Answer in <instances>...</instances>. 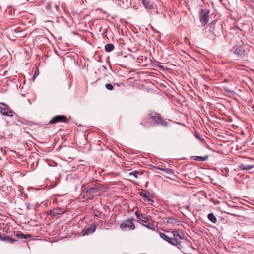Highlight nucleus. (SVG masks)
I'll use <instances>...</instances> for the list:
<instances>
[{
    "instance_id": "nucleus-1",
    "label": "nucleus",
    "mask_w": 254,
    "mask_h": 254,
    "mask_svg": "<svg viewBox=\"0 0 254 254\" xmlns=\"http://www.w3.org/2000/svg\"><path fill=\"white\" fill-rule=\"evenodd\" d=\"M149 116L154 123L158 126L166 127L168 125V122L166 119H163L161 115L155 112H150Z\"/></svg>"
},
{
    "instance_id": "nucleus-28",
    "label": "nucleus",
    "mask_w": 254,
    "mask_h": 254,
    "mask_svg": "<svg viewBox=\"0 0 254 254\" xmlns=\"http://www.w3.org/2000/svg\"><path fill=\"white\" fill-rule=\"evenodd\" d=\"M102 212L100 211H99V210H95L94 212V216H96V217H99L101 213Z\"/></svg>"
},
{
    "instance_id": "nucleus-11",
    "label": "nucleus",
    "mask_w": 254,
    "mask_h": 254,
    "mask_svg": "<svg viewBox=\"0 0 254 254\" xmlns=\"http://www.w3.org/2000/svg\"><path fill=\"white\" fill-rule=\"evenodd\" d=\"M135 215L137 217V218H138L140 221L144 222H147L149 217L146 216L144 214H142L140 213L138 211H136L135 212Z\"/></svg>"
},
{
    "instance_id": "nucleus-13",
    "label": "nucleus",
    "mask_w": 254,
    "mask_h": 254,
    "mask_svg": "<svg viewBox=\"0 0 254 254\" xmlns=\"http://www.w3.org/2000/svg\"><path fill=\"white\" fill-rule=\"evenodd\" d=\"M239 168L241 170L247 171L254 168V165H247L242 163L239 166Z\"/></svg>"
},
{
    "instance_id": "nucleus-25",
    "label": "nucleus",
    "mask_w": 254,
    "mask_h": 254,
    "mask_svg": "<svg viewBox=\"0 0 254 254\" xmlns=\"http://www.w3.org/2000/svg\"><path fill=\"white\" fill-rule=\"evenodd\" d=\"M159 235H160V237L162 239H163V240H164L168 242L169 239L170 238V237L168 236L165 233H161V232L159 233Z\"/></svg>"
},
{
    "instance_id": "nucleus-29",
    "label": "nucleus",
    "mask_w": 254,
    "mask_h": 254,
    "mask_svg": "<svg viewBox=\"0 0 254 254\" xmlns=\"http://www.w3.org/2000/svg\"><path fill=\"white\" fill-rule=\"evenodd\" d=\"M145 201L149 202L150 204H152V203L154 202L153 200L151 199L149 196L148 197V198L145 199Z\"/></svg>"
},
{
    "instance_id": "nucleus-34",
    "label": "nucleus",
    "mask_w": 254,
    "mask_h": 254,
    "mask_svg": "<svg viewBox=\"0 0 254 254\" xmlns=\"http://www.w3.org/2000/svg\"><path fill=\"white\" fill-rule=\"evenodd\" d=\"M159 169L160 170H164V171H166V172H167V173L169 172V171H170V170H170V169H162V168H159Z\"/></svg>"
},
{
    "instance_id": "nucleus-17",
    "label": "nucleus",
    "mask_w": 254,
    "mask_h": 254,
    "mask_svg": "<svg viewBox=\"0 0 254 254\" xmlns=\"http://www.w3.org/2000/svg\"><path fill=\"white\" fill-rule=\"evenodd\" d=\"M207 218L213 224H215L217 222V218L213 213L208 214Z\"/></svg>"
},
{
    "instance_id": "nucleus-14",
    "label": "nucleus",
    "mask_w": 254,
    "mask_h": 254,
    "mask_svg": "<svg viewBox=\"0 0 254 254\" xmlns=\"http://www.w3.org/2000/svg\"><path fill=\"white\" fill-rule=\"evenodd\" d=\"M142 4L144 6L148 9H154V5L153 4L148 0H142Z\"/></svg>"
},
{
    "instance_id": "nucleus-8",
    "label": "nucleus",
    "mask_w": 254,
    "mask_h": 254,
    "mask_svg": "<svg viewBox=\"0 0 254 254\" xmlns=\"http://www.w3.org/2000/svg\"><path fill=\"white\" fill-rule=\"evenodd\" d=\"M0 112L4 116H13V111L8 108H4L0 106Z\"/></svg>"
},
{
    "instance_id": "nucleus-32",
    "label": "nucleus",
    "mask_w": 254,
    "mask_h": 254,
    "mask_svg": "<svg viewBox=\"0 0 254 254\" xmlns=\"http://www.w3.org/2000/svg\"><path fill=\"white\" fill-rule=\"evenodd\" d=\"M88 197L87 198L88 200H93L94 198V196L93 195H88Z\"/></svg>"
},
{
    "instance_id": "nucleus-24",
    "label": "nucleus",
    "mask_w": 254,
    "mask_h": 254,
    "mask_svg": "<svg viewBox=\"0 0 254 254\" xmlns=\"http://www.w3.org/2000/svg\"><path fill=\"white\" fill-rule=\"evenodd\" d=\"M140 174V175L142 174V173L140 172H138L136 170L132 171L131 172L129 173V176H133L135 178H138L137 174Z\"/></svg>"
},
{
    "instance_id": "nucleus-26",
    "label": "nucleus",
    "mask_w": 254,
    "mask_h": 254,
    "mask_svg": "<svg viewBox=\"0 0 254 254\" xmlns=\"http://www.w3.org/2000/svg\"><path fill=\"white\" fill-rule=\"evenodd\" d=\"M105 86L106 88L109 90H112L114 89L113 86L111 84L107 83L105 84Z\"/></svg>"
},
{
    "instance_id": "nucleus-15",
    "label": "nucleus",
    "mask_w": 254,
    "mask_h": 254,
    "mask_svg": "<svg viewBox=\"0 0 254 254\" xmlns=\"http://www.w3.org/2000/svg\"><path fill=\"white\" fill-rule=\"evenodd\" d=\"M15 236L19 239H28L31 237V234H25L20 232H17Z\"/></svg>"
},
{
    "instance_id": "nucleus-20",
    "label": "nucleus",
    "mask_w": 254,
    "mask_h": 254,
    "mask_svg": "<svg viewBox=\"0 0 254 254\" xmlns=\"http://www.w3.org/2000/svg\"><path fill=\"white\" fill-rule=\"evenodd\" d=\"M195 160L200 161H206L208 158V156L206 155L204 156H194L193 157Z\"/></svg>"
},
{
    "instance_id": "nucleus-36",
    "label": "nucleus",
    "mask_w": 254,
    "mask_h": 254,
    "mask_svg": "<svg viewBox=\"0 0 254 254\" xmlns=\"http://www.w3.org/2000/svg\"><path fill=\"white\" fill-rule=\"evenodd\" d=\"M36 72H35V74H34V75L33 76V80H34V79L36 77Z\"/></svg>"
},
{
    "instance_id": "nucleus-3",
    "label": "nucleus",
    "mask_w": 254,
    "mask_h": 254,
    "mask_svg": "<svg viewBox=\"0 0 254 254\" xmlns=\"http://www.w3.org/2000/svg\"><path fill=\"white\" fill-rule=\"evenodd\" d=\"M120 228L123 231L132 230L134 229L135 226L132 219H128L120 224Z\"/></svg>"
},
{
    "instance_id": "nucleus-4",
    "label": "nucleus",
    "mask_w": 254,
    "mask_h": 254,
    "mask_svg": "<svg viewBox=\"0 0 254 254\" xmlns=\"http://www.w3.org/2000/svg\"><path fill=\"white\" fill-rule=\"evenodd\" d=\"M209 11L201 9L200 12L199 19L202 26H205L209 20Z\"/></svg>"
},
{
    "instance_id": "nucleus-38",
    "label": "nucleus",
    "mask_w": 254,
    "mask_h": 254,
    "mask_svg": "<svg viewBox=\"0 0 254 254\" xmlns=\"http://www.w3.org/2000/svg\"><path fill=\"white\" fill-rule=\"evenodd\" d=\"M55 7L56 9H57L58 8V6L57 5H55Z\"/></svg>"
},
{
    "instance_id": "nucleus-9",
    "label": "nucleus",
    "mask_w": 254,
    "mask_h": 254,
    "mask_svg": "<svg viewBox=\"0 0 254 254\" xmlns=\"http://www.w3.org/2000/svg\"><path fill=\"white\" fill-rule=\"evenodd\" d=\"M0 240L2 241H5L9 243L13 244L17 241V239L11 238L9 236L3 235L2 236L0 234Z\"/></svg>"
},
{
    "instance_id": "nucleus-6",
    "label": "nucleus",
    "mask_w": 254,
    "mask_h": 254,
    "mask_svg": "<svg viewBox=\"0 0 254 254\" xmlns=\"http://www.w3.org/2000/svg\"><path fill=\"white\" fill-rule=\"evenodd\" d=\"M67 118L64 115H57L54 117L49 122L50 124H56L58 122H66Z\"/></svg>"
},
{
    "instance_id": "nucleus-5",
    "label": "nucleus",
    "mask_w": 254,
    "mask_h": 254,
    "mask_svg": "<svg viewBox=\"0 0 254 254\" xmlns=\"http://www.w3.org/2000/svg\"><path fill=\"white\" fill-rule=\"evenodd\" d=\"M65 212L64 209L56 207L48 211L47 213L53 217H59V215L64 214Z\"/></svg>"
},
{
    "instance_id": "nucleus-22",
    "label": "nucleus",
    "mask_w": 254,
    "mask_h": 254,
    "mask_svg": "<svg viewBox=\"0 0 254 254\" xmlns=\"http://www.w3.org/2000/svg\"><path fill=\"white\" fill-rule=\"evenodd\" d=\"M172 232L173 236L174 237H175V238H176V237H179L180 238V239H183V234L180 233V232L178 230H173Z\"/></svg>"
},
{
    "instance_id": "nucleus-2",
    "label": "nucleus",
    "mask_w": 254,
    "mask_h": 254,
    "mask_svg": "<svg viewBox=\"0 0 254 254\" xmlns=\"http://www.w3.org/2000/svg\"><path fill=\"white\" fill-rule=\"evenodd\" d=\"M231 52L238 59H243L245 56L244 49L243 47L240 45H237L233 46L231 49Z\"/></svg>"
},
{
    "instance_id": "nucleus-18",
    "label": "nucleus",
    "mask_w": 254,
    "mask_h": 254,
    "mask_svg": "<svg viewBox=\"0 0 254 254\" xmlns=\"http://www.w3.org/2000/svg\"><path fill=\"white\" fill-rule=\"evenodd\" d=\"M96 228V226L94 225L93 226L86 228L85 229V232L84 233V235L93 233L95 231Z\"/></svg>"
},
{
    "instance_id": "nucleus-16",
    "label": "nucleus",
    "mask_w": 254,
    "mask_h": 254,
    "mask_svg": "<svg viewBox=\"0 0 254 254\" xmlns=\"http://www.w3.org/2000/svg\"><path fill=\"white\" fill-rule=\"evenodd\" d=\"M168 243L174 246H177L180 244V241L176 238L170 237Z\"/></svg>"
},
{
    "instance_id": "nucleus-37",
    "label": "nucleus",
    "mask_w": 254,
    "mask_h": 254,
    "mask_svg": "<svg viewBox=\"0 0 254 254\" xmlns=\"http://www.w3.org/2000/svg\"><path fill=\"white\" fill-rule=\"evenodd\" d=\"M224 82H229V80H228V79H225L224 80Z\"/></svg>"
},
{
    "instance_id": "nucleus-23",
    "label": "nucleus",
    "mask_w": 254,
    "mask_h": 254,
    "mask_svg": "<svg viewBox=\"0 0 254 254\" xmlns=\"http://www.w3.org/2000/svg\"><path fill=\"white\" fill-rule=\"evenodd\" d=\"M148 194H149V192L145 190L139 192V195L145 199L148 197Z\"/></svg>"
},
{
    "instance_id": "nucleus-31",
    "label": "nucleus",
    "mask_w": 254,
    "mask_h": 254,
    "mask_svg": "<svg viewBox=\"0 0 254 254\" xmlns=\"http://www.w3.org/2000/svg\"><path fill=\"white\" fill-rule=\"evenodd\" d=\"M209 26L210 27V28L211 29H212V30L214 29V28H215V23H214V21H213L212 23H211L209 25Z\"/></svg>"
},
{
    "instance_id": "nucleus-21",
    "label": "nucleus",
    "mask_w": 254,
    "mask_h": 254,
    "mask_svg": "<svg viewBox=\"0 0 254 254\" xmlns=\"http://www.w3.org/2000/svg\"><path fill=\"white\" fill-rule=\"evenodd\" d=\"M13 32L15 34V36L16 37H21V35L24 33V31L20 30L19 28H16L13 30Z\"/></svg>"
},
{
    "instance_id": "nucleus-33",
    "label": "nucleus",
    "mask_w": 254,
    "mask_h": 254,
    "mask_svg": "<svg viewBox=\"0 0 254 254\" xmlns=\"http://www.w3.org/2000/svg\"><path fill=\"white\" fill-rule=\"evenodd\" d=\"M228 213L229 214L231 215V216L240 217V215L237 214H236V213H232V212H229Z\"/></svg>"
},
{
    "instance_id": "nucleus-27",
    "label": "nucleus",
    "mask_w": 254,
    "mask_h": 254,
    "mask_svg": "<svg viewBox=\"0 0 254 254\" xmlns=\"http://www.w3.org/2000/svg\"><path fill=\"white\" fill-rule=\"evenodd\" d=\"M176 220L173 218H170L167 221V223H171V224L175 223H176Z\"/></svg>"
},
{
    "instance_id": "nucleus-19",
    "label": "nucleus",
    "mask_w": 254,
    "mask_h": 254,
    "mask_svg": "<svg viewBox=\"0 0 254 254\" xmlns=\"http://www.w3.org/2000/svg\"><path fill=\"white\" fill-rule=\"evenodd\" d=\"M114 49V45L112 43H109L105 45V50L107 52H110L113 51Z\"/></svg>"
},
{
    "instance_id": "nucleus-35",
    "label": "nucleus",
    "mask_w": 254,
    "mask_h": 254,
    "mask_svg": "<svg viewBox=\"0 0 254 254\" xmlns=\"http://www.w3.org/2000/svg\"><path fill=\"white\" fill-rule=\"evenodd\" d=\"M232 207L236 208L237 209H240V208L237 206H232Z\"/></svg>"
},
{
    "instance_id": "nucleus-39",
    "label": "nucleus",
    "mask_w": 254,
    "mask_h": 254,
    "mask_svg": "<svg viewBox=\"0 0 254 254\" xmlns=\"http://www.w3.org/2000/svg\"><path fill=\"white\" fill-rule=\"evenodd\" d=\"M0 104L3 105H4V106H7V105L5 103H1Z\"/></svg>"
},
{
    "instance_id": "nucleus-12",
    "label": "nucleus",
    "mask_w": 254,
    "mask_h": 254,
    "mask_svg": "<svg viewBox=\"0 0 254 254\" xmlns=\"http://www.w3.org/2000/svg\"><path fill=\"white\" fill-rule=\"evenodd\" d=\"M140 125L144 128H148L151 126L152 123L149 118H145L142 120Z\"/></svg>"
},
{
    "instance_id": "nucleus-30",
    "label": "nucleus",
    "mask_w": 254,
    "mask_h": 254,
    "mask_svg": "<svg viewBox=\"0 0 254 254\" xmlns=\"http://www.w3.org/2000/svg\"><path fill=\"white\" fill-rule=\"evenodd\" d=\"M224 89L225 91L227 92H229V93H233V91L231 90V89H230L228 87H224Z\"/></svg>"
},
{
    "instance_id": "nucleus-10",
    "label": "nucleus",
    "mask_w": 254,
    "mask_h": 254,
    "mask_svg": "<svg viewBox=\"0 0 254 254\" xmlns=\"http://www.w3.org/2000/svg\"><path fill=\"white\" fill-rule=\"evenodd\" d=\"M100 191V189L97 187H90L88 188L85 191L86 195H93L95 193H98Z\"/></svg>"
},
{
    "instance_id": "nucleus-7",
    "label": "nucleus",
    "mask_w": 254,
    "mask_h": 254,
    "mask_svg": "<svg viewBox=\"0 0 254 254\" xmlns=\"http://www.w3.org/2000/svg\"><path fill=\"white\" fill-rule=\"evenodd\" d=\"M142 225L148 228V229H150L153 231H156V228L157 227L156 223L152 221L148 220L147 222H144L142 223Z\"/></svg>"
}]
</instances>
